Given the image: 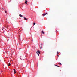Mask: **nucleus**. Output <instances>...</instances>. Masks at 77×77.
Instances as JSON below:
<instances>
[{"mask_svg":"<svg viewBox=\"0 0 77 77\" xmlns=\"http://www.w3.org/2000/svg\"><path fill=\"white\" fill-rule=\"evenodd\" d=\"M55 66H57V67H59V66H58L57 65H55Z\"/></svg>","mask_w":77,"mask_h":77,"instance_id":"9b49d317","label":"nucleus"},{"mask_svg":"<svg viewBox=\"0 0 77 77\" xmlns=\"http://www.w3.org/2000/svg\"><path fill=\"white\" fill-rule=\"evenodd\" d=\"M57 56H58V57H59V55H57Z\"/></svg>","mask_w":77,"mask_h":77,"instance_id":"a211bd4d","label":"nucleus"},{"mask_svg":"<svg viewBox=\"0 0 77 77\" xmlns=\"http://www.w3.org/2000/svg\"><path fill=\"white\" fill-rule=\"evenodd\" d=\"M11 63H9L8 64V66H10V65H11Z\"/></svg>","mask_w":77,"mask_h":77,"instance_id":"6e6552de","label":"nucleus"},{"mask_svg":"<svg viewBox=\"0 0 77 77\" xmlns=\"http://www.w3.org/2000/svg\"><path fill=\"white\" fill-rule=\"evenodd\" d=\"M35 23L34 22V23H33V26H34V25H35Z\"/></svg>","mask_w":77,"mask_h":77,"instance_id":"1a4fd4ad","label":"nucleus"},{"mask_svg":"<svg viewBox=\"0 0 77 77\" xmlns=\"http://www.w3.org/2000/svg\"><path fill=\"white\" fill-rule=\"evenodd\" d=\"M57 54H59V52H57Z\"/></svg>","mask_w":77,"mask_h":77,"instance_id":"ddd939ff","label":"nucleus"},{"mask_svg":"<svg viewBox=\"0 0 77 77\" xmlns=\"http://www.w3.org/2000/svg\"><path fill=\"white\" fill-rule=\"evenodd\" d=\"M42 33L43 34H44V32L43 31H42Z\"/></svg>","mask_w":77,"mask_h":77,"instance_id":"0eeeda50","label":"nucleus"},{"mask_svg":"<svg viewBox=\"0 0 77 77\" xmlns=\"http://www.w3.org/2000/svg\"><path fill=\"white\" fill-rule=\"evenodd\" d=\"M36 53L38 55V56H39V54H41V53H40V51L39 50H38L37 52H36Z\"/></svg>","mask_w":77,"mask_h":77,"instance_id":"f257e3e1","label":"nucleus"},{"mask_svg":"<svg viewBox=\"0 0 77 77\" xmlns=\"http://www.w3.org/2000/svg\"><path fill=\"white\" fill-rule=\"evenodd\" d=\"M14 74H16V70H15L14 71Z\"/></svg>","mask_w":77,"mask_h":77,"instance_id":"9d476101","label":"nucleus"},{"mask_svg":"<svg viewBox=\"0 0 77 77\" xmlns=\"http://www.w3.org/2000/svg\"><path fill=\"white\" fill-rule=\"evenodd\" d=\"M2 9H3V10H4V9H3V8H2Z\"/></svg>","mask_w":77,"mask_h":77,"instance_id":"f3484780","label":"nucleus"},{"mask_svg":"<svg viewBox=\"0 0 77 77\" xmlns=\"http://www.w3.org/2000/svg\"><path fill=\"white\" fill-rule=\"evenodd\" d=\"M5 13H7V11H5Z\"/></svg>","mask_w":77,"mask_h":77,"instance_id":"4468645a","label":"nucleus"},{"mask_svg":"<svg viewBox=\"0 0 77 77\" xmlns=\"http://www.w3.org/2000/svg\"><path fill=\"white\" fill-rule=\"evenodd\" d=\"M24 20H26V21H27V18L25 17H24Z\"/></svg>","mask_w":77,"mask_h":77,"instance_id":"7ed1b4c3","label":"nucleus"},{"mask_svg":"<svg viewBox=\"0 0 77 77\" xmlns=\"http://www.w3.org/2000/svg\"><path fill=\"white\" fill-rule=\"evenodd\" d=\"M2 30H3V29H2Z\"/></svg>","mask_w":77,"mask_h":77,"instance_id":"6ab92c4d","label":"nucleus"},{"mask_svg":"<svg viewBox=\"0 0 77 77\" xmlns=\"http://www.w3.org/2000/svg\"><path fill=\"white\" fill-rule=\"evenodd\" d=\"M42 44H41L40 45V49H41V48H42Z\"/></svg>","mask_w":77,"mask_h":77,"instance_id":"f03ea898","label":"nucleus"},{"mask_svg":"<svg viewBox=\"0 0 77 77\" xmlns=\"http://www.w3.org/2000/svg\"><path fill=\"white\" fill-rule=\"evenodd\" d=\"M27 1L26 0V1L25 2V3H26V5H27Z\"/></svg>","mask_w":77,"mask_h":77,"instance_id":"20e7f679","label":"nucleus"},{"mask_svg":"<svg viewBox=\"0 0 77 77\" xmlns=\"http://www.w3.org/2000/svg\"><path fill=\"white\" fill-rule=\"evenodd\" d=\"M20 17H23V15H22L21 14H20L19 15Z\"/></svg>","mask_w":77,"mask_h":77,"instance_id":"423d86ee","label":"nucleus"},{"mask_svg":"<svg viewBox=\"0 0 77 77\" xmlns=\"http://www.w3.org/2000/svg\"><path fill=\"white\" fill-rule=\"evenodd\" d=\"M45 14H47H47H48L47 13H45Z\"/></svg>","mask_w":77,"mask_h":77,"instance_id":"2eb2a0df","label":"nucleus"},{"mask_svg":"<svg viewBox=\"0 0 77 77\" xmlns=\"http://www.w3.org/2000/svg\"><path fill=\"white\" fill-rule=\"evenodd\" d=\"M14 71H15V69H14Z\"/></svg>","mask_w":77,"mask_h":77,"instance_id":"dca6fc26","label":"nucleus"},{"mask_svg":"<svg viewBox=\"0 0 77 77\" xmlns=\"http://www.w3.org/2000/svg\"><path fill=\"white\" fill-rule=\"evenodd\" d=\"M45 15H46V14L45 13L44 14H42V15L44 17V16H45Z\"/></svg>","mask_w":77,"mask_h":77,"instance_id":"39448f33","label":"nucleus"},{"mask_svg":"<svg viewBox=\"0 0 77 77\" xmlns=\"http://www.w3.org/2000/svg\"><path fill=\"white\" fill-rule=\"evenodd\" d=\"M59 64V65H61V63H60Z\"/></svg>","mask_w":77,"mask_h":77,"instance_id":"f8f14e48","label":"nucleus"}]
</instances>
